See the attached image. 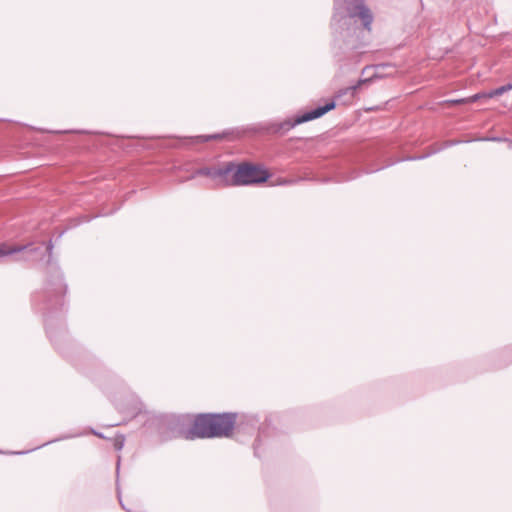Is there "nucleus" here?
I'll list each match as a JSON object with an SVG mask.
<instances>
[{"instance_id": "0eeeda50", "label": "nucleus", "mask_w": 512, "mask_h": 512, "mask_svg": "<svg viewBox=\"0 0 512 512\" xmlns=\"http://www.w3.org/2000/svg\"><path fill=\"white\" fill-rule=\"evenodd\" d=\"M133 406L131 408H126L121 406L120 404H116L117 409L122 413H127L129 415L135 416L142 411V403L135 398L131 399Z\"/></svg>"}, {"instance_id": "4468645a", "label": "nucleus", "mask_w": 512, "mask_h": 512, "mask_svg": "<svg viewBox=\"0 0 512 512\" xmlns=\"http://www.w3.org/2000/svg\"><path fill=\"white\" fill-rule=\"evenodd\" d=\"M53 133H70L75 132L74 130H64V131H52Z\"/></svg>"}, {"instance_id": "9b49d317", "label": "nucleus", "mask_w": 512, "mask_h": 512, "mask_svg": "<svg viewBox=\"0 0 512 512\" xmlns=\"http://www.w3.org/2000/svg\"><path fill=\"white\" fill-rule=\"evenodd\" d=\"M371 80H372V78H370V79H361V80L358 81V83L356 85L346 88L344 90V93L350 92L351 94H354L355 90L358 87H360L363 83H366V82L371 81Z\"/></svg>"}, {"instance_id": "7ed1b4c3", "label": "nucleus", "mask_w": 512, "mask_h": 512, "mask_svg": "<svg viewBox=\"0 0 512 512\" xmlns=\"http://www.w3.org/2000/svg\"><path fill=\"white\" fill-rule=\"evenodd\" d=\"M181 417H165V424L171 429V437H183L187 440L196 438L227 437L232 432L234 414H202L198 415L189 430L178 427Z\"/></svg>"}, {"instance_id": "f3484780", "label": "nucleus", "mask_w": 512, "mask_h": 512, "mask_svg": "<svg viewBox=\"0 0 512 512\" xmlns=\"http://www.w3.org/2000/svg\"><path fill=\"white\" fill-rule=\"evenodd\" d=\"M93 433H94L96 436H98V437H103V435H102L101 433H98V432H96V431H93Z\"/></svg>"}, {"instance_id": "dca6fc26", "label": "nucleus", "mask_w": 512, "mask_h": 512, "mask_svg": "<svg viewBox=\"0 0 512 512\" xmlns=\"http://www.w3.org/2000/svg\"><path fill=\"white\" fill-rule=\"evenodd\" d=\"M381 168H375V169H372V170H367L365 171L366 173H371V172H374V171H379Z\"/></svg>"}, {"instance_id": "f03ea898", "label": "nucleus", "mask_w": 512, "mask_h": 512, "mask_svg": "<svg viewBox=\"0 0 512 512\" xmlns=\"http://www.w3.org/2000/svg\"><path fill=\"white\" fill-rule=\"evenodd\" d=\"M190 163L191 162H185L178 167L179 170H184L188 173L185 176H180V181L192 179L197 176H204L218 186H235L261 183L266 181L269 177V173L266 169L254 165L251 162H243L237 168H235L233 162H230L224 167L198 168L193 172H190L188 168Z\"/></svg>"}, {"instance_id": "a211bd4d", "label": "nucleus", "mask_w": 512, "mask_h": 512, "mask_svg": "<svg viewBox=\"0 0 512 512\" xmlns=\"http://www.w3.org/2000/svg\"><path fill=\"white\" fill-rule=\"evenodd\" d=\"M492 140H494V141H500V139H499V138H492Z\"/></svg>"}, {"instance_id": "20e7f679", "label": "nucleus", "mask_w": 512, "mask_h": 512, "mask_svg": "<svg viewBox=\"0 0 512 512\" xmlns=\"http://www.w3.org/2000/svg\"><path fill=\"white\" fill-rule=\"evenodd\" d=\"M336 104L334 101L327 102L323 106H318L310 111H306L300 115H297L296 118L292 122H285L281 125L282 130H289L296 125L320 118L327 112L333 110Z\"/></svg>"}, {"instance_id": "9d476101", "label": "nucleus", "mask_w": 512, "mask_h": 512, "mask_svg": "<svg viewBox=\"0 0 512 512\" xmlns=\"http://www.w3.org/2000/svg\"><path fill=\"white\" fill-rule=\"evenodd\" d=\"M480 96L477 94H474L473 96L471 97H468V98H462V99H458V100H454L452 101V103H456V104H460V103H472V102H476L478 100H480Z\"/></svg>"}, {"instance_id": "f8f14e48", "label": "nucleus", "mask_w": 512, "mask_h": 512, "mask_svg": "<svg viewBox=\"0 0 512 512\" xmlns=\"http://www.w3.org/2000/svg\"><path fill=\"white\" fill-rule=\"evenodd\" d=\"M424 158H425V156H423V155H421V156H407V157L402 158L401 160L412 161V160H423Z\"/></svg>"}, {"instance_id": "f257e3e1", "label": "nucleus", "mask_w": 512, "mask_h": 512, "mask_svg": "<svg viewBox=\"0 0 512 512\" xmlns=\"http://www.w3.org/2000/svg\"><path fill=\"white\" fill-rule=\"evenodd\" d=\"M362 21L363 27L371 29L373 16L363 0H335L332 17L333 44L339 49H355L358 47L359 34L362 32L357 26V19Z\"/></svg>"}, {"instance_id": "6e6552de", "label": "nucleus", "mask_w": 512, "mask_h": 512, "mask_svg": "<svg viewBox=\"0 0 512 512\" xmlns=\"http://www.w3.org/2000/svg\"><path fill=\"white\" fill-rule=\"evenodd\" d=\"M512 90V82L511 83H508L506 85H503V86H500L494 90H491L489 91V96H494V97H497V96H501L503 95L504 93L508 92V91H511Z\"/></svg>"}, {"instance_id": "ddd939ff", "label": "nucleus", "mask_w": 512, "mask_h": 512, "mask_svg": "<svg viewBox=\"0 0 512 512\" xmlns=\"http://www.w3.org/2000/svg\"><path fill=\"white\" fill-rule=\"evenodd\" d=\"M488 94H489V92L478 93V95L480 96L481 99H490V98L494 97V96H489Z\"/></svg>"}, {"instance_id": "39448f33", "label": "nucleus", "mask_w": 512, "mask_h": 512, "mask_svg": "<svg viewBox=\"0 0 512 512\" xmlns=\"http://www.w3.org/2000/svg\"><path fill=\"white\" fill-rule=\"evenodd\" d=\"M230 136V132L215 133L210 135H199L186 138L191 144H200L210 140H223Z\"/></svg>"}, {"instance_id": "2eb2a0df", "label": "nucleus", "mask_w": 512, "mask_h": 512, "mask_svg": "<svg viewBox=\"0 0 512 512\" xmlns=\"http://www.w3.org/2000/svg\"><path fill=\"white\" fill-rule=\"evenodd\" d=\"M52 248H53V245H52V243H51V241H50V242H49V244H48V246H47V250H48L49 252H51Z\"/></svg>"}, {"instance_id": "1a4fd4ad", "label": "nucleus", "mask_w": 512, "mask_h": 512, "mask_svg": "<svg viewBox=\"0 0 512 512\" xmlns=\"http://www.w3.org/2000/svg\"><path fill=\"white\" fill-rule=\"evenodd\" d=\"M125 437L124 435H118L113 440V446L115 450L120 451L124 447Z\"/></svg>"}, {"instance_id": "423d86ee", "label": "nucleus", "mask_w": 512, "mask_h": 512, "mask_svg": "<svg viewBox=\"0 0 512 512\" xmlns=\"http://www.w3.org/2000/svg\"><path fill=\"white\" fill-rule=\"evenodd\" d=\"M27 249H29L30 252H35L38 250L37 248H31V245H17L12 247L2 246L0 247V258L15 253H19Z\"/></svg>"}]
</instances>
